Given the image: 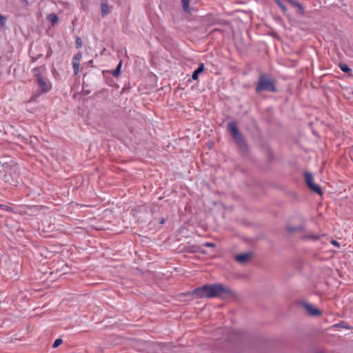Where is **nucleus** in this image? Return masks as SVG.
I'll return each instance as SVG.
<instances>
[{"label": "nucleus", "mask_w": 353, "mask_h": 353, "mask_svg": "<svg viewBox=\"0 0 353 353\" xmlns=\"http://www.w3.org/2000/svg\"><path fill=\"white\" fill-rule=\"evenodd\" d=\"M62 343H63L62 339H56V340H55V341L54 342V343H53V345H52V347L56 348V347H57L58 346H59Z\"/></svg>", "instance_id": "f3484780"}, {"label": "nucleus", "mask_w": 353, "mask_h": 353, "mask_svg": "<svg viewBox=\"0 0 353 353\" xmlns=\"http://www.w3.org/2000/svg\"><path fill=\"white\" fill-rule=\"evenodd\" d=\"M331 243L333 245L336 246V248H339L340 247V243L338 241H335V240H332L331 241Z\"/></svg>", "instance_id": "412c9836"}, {"label": "nucleus", "mask_w": 353, "mask_h": 353, "mask_svg": "<svg viewBox=\"0 0 353 353\" xmlns=\"http://www.w3.org/2000/svg\"><path fill=\"white\" fill-rule=\"evenodd\" d=\"M299 305L305 310L307 314L312 316H319L321 315V311L314 305L306 301H301Z\"/></svg>", "instance_id": "39448f33"}, {"label": "nucleus", "mask_w": 353, "mask_h": 353, "mask_svg": "<svg viewBox=\"0 0 353 353\" xmlns=\"http://www.w3.org/2000/svg\"><path fill=\"white\" fill-rule=\"evenodd\" d=\"M340 68L345 72H349L351 71V69L345 64L341 63Z\"/></svg>", "instance_id": "dca6fc26"}, {"label": "nucleus", "mask_w": 353, "mask_h": 353, "mask_svg": "<svg viewBox=\"0 0 353 353\" xmlns=\"http://www.w3.org/2000/svg\"><path fill=\"white\" fill-rule=\"evenodd\" d=\"M190 0H181V4L183 11L185 13H190L191 8L189 6Z\"/></svg>", "instance_id": "9d476101"}, {"label": "nucleus", "mask_w": 353, "mask_h": 353, "mask_svg": "<svg viewBox=\"0 0 353 353\" xmlns=\"http://www.w3.org/2000/svg\"><path fill=\"white\" fill-rule=\"evenodd\" d=\"M36 138H30V143H32L34 142V140L33 139H35Z\"/></svg>", "instance_id": "b1692460"}, {"label": "nucleus", "mask_w": 353, "mask_h": 353, "mask_svg": "<svg viewBox=\"0 0 353 353\" xmlns=\"http://www.w3.org/2000/svg\"><path fill=\"white\" fill-rule=\"evenodd\" d=\"M302 230V227L301 226H298V227H294L292 225H288L287 226V230L289 233H294V232H299Z\"/></svg>", "instance_id": "f8f14e48"}, {"label": "nucleus", "mask_w": 353, "mask_h": 353, "mask_svg": "<svg viewBox=\"0 0 353 353\" xmlns=\"http://www.w3.org/2000/svg\"><path fill=\"white\" fill-rule=\"evenodd\" d=\"M204 245L206 247H211V248L215 247V244L213 243H206L204 244Z\"/></svg>", "instance_id": "4be33fe9"}, {"label": "nucleus", "mask_w": 353, "mask_h": 353, "mask_svg": "<svg viewBox=\"0 0 353 353\" xmlns=\"http://www.w3.org/2000/svg\"><path fill=\"white\" fill-rule=\"evenodd\" d=\"M228 128L230 132L231 133L232 137L237 143V144L240 147H243L245 145L243 139L242 135L238 130L236 123L233 121L228 123Z\"/></svg>", "instance_id": "20e7f679"}, {"label": "nucleus", "mask_w": 353, "mask_h": 353, "mask_svg": "<svg viewBox=\"0 0 353 353\" xmlns=\"http://www.w3.org/2000/svg\"><path fill=\"white\" fill-rule=\"evenodd\" d=\"M277 4L280 6V8L283 10V11H285L286 10V8L285 6L279 1V0H276Z\"/></svg>", "instance_id": "aec40b11"}, {"label": "nucleus", "mask_w": 353, "mask_h": 353, "mask_svg": "<svg viewBox=\"0 0 353 353\" xmlns=\"http://www.w3.org/2000/svg\"><path fill=\"white\" fill-rule=\"evenodd\" d=\"M72 65L74 70V74H77L79 72V65L80 62L77 61L72 60Z\"/></svg>", "instance_id": "ddd939ff"}, {"label": "nucleus", "mask_w": 353, "mask_h": 353, "mask_svg": "<svg viewBox=\"0 0 353 353\" xmlns=\"http://www.w3.org/2000/svg\"><path fill=\"white\" fill-rule=\"evenodd\" d=\"M111 8L106 3H103L101 6V12L102 16H105L110 12Z\"/></svg>", "instance_id": "6e6552de"}, {"label": "nucleus", "mask_w": 353, "mask_h": 353, "mask_svg": "<svg viewBox=\"0 0 353 353\" xmlns=\"http://www.w3.org/2000/svg\"><path fill=\"white\" fill-rule=\"evenodd\" d=\"M188 294L192 295L194 299L230 297L234 294L233 292L225 285L221 283L205 285L194 289Z\"/></svg>", "instance_id": "f257e3e1"}, {"label": "nucleus", "mask_w": 353, "mask_h": 353, "mask_svg": "<svg viewBox=\"0 0 353 353\" xmlns=\"http://www.w3.org/2000/svg\"><path fill=\"white\" fill-rule=\"evenodd\" d=\"M262 90H267L270 92L275 91L274 81L265 76H261L260 77L259 84L256 87V91L260 92Z\"/></svg>", "instance_id": "7ed1b4c3"}, {"label": "nucleus", "mask_w": 353, "mask_h": 353, "mask_svg": "<svg viewBox=\"0 0 353 353\" xmlns=\"http://www.w3.org/2000/svg\"><path fill=\"white\" fill-rule=\"evenodd\" d=\"M46 68L43 66L36 68L33 70V73L36 77V81L40 89V93L48 92L51 89V83L44 76Z\"/></svg>", "instance_id": "f03ea898"}, {"label": "nucleus", "mask_w": 353, "mask_h": 353, "mask_svg": "<svg viewBox=\"0 0 353 353\" xmlns=\"http://www.w3.org/2000/svg\"><path fill=\"white\" fill-rule=\"evenodd\" d=\"M47 19L54 26L58 22L59 18L54 13H51L48 15Z\"/></svg>", "instance_id": "9b49d317"}, {"label": "nucleus", "mask_w": 353, "mask_h": 353, "mask_svg": "<svg viewBox=\"0 0 353 353\" xmlns=\"http://www.w3.org/2000/svg\"><path fill=\"white\" fill-rule=\"evenodd\" d=\"M6 22V18L3 16L0 15V23L1 25H3V23Z\"/></svg>", "instance_id": "5701e85b"}, {"label": "nucleus", "mask_w": 353, "mask_h": 353, "mask_svg": "<svg viewBox=\"0 0 353 353\" xmlns=\"http://www.w3.org/2000/svg\"><path fill=\"white\" fill-rule=\"evenodd\" d=\"M82 57V54L81 52L77 53L73 58V60L77 61L80 62V60Z\"/></svg>", "instance_id": "a211bd4d"}, {"label": "nucleus", "mask_w": 353, "mask_h": 353, "mask_svg": "<svg viewBox=\"0 0 353 353\" xmlns=\"http://www.w3.org/2000/svg\"><path fill=\"white\" fill-rule=\"evenodd\" d=\"M204 70V64L201 63L199 68L193 72L192 79L194 80H196L198 79L199 74L201 73Z\"/></svg>", "instance_id": "1a4fd4ad"}, {"label": "nucleus", "mask_w": 353, "mask_h": 353, "mask_svg": "<svg viewBox=\"0 0 353 353\" xmlns=\"http://www.w3.org/2000/svg\"><path fill=\"white\" fill-rule=\"evenodd\" d=\"M304 176L305 182L307 186L310 188V189L313 192L317 193L318 194L322 195V191L320 187L317 184L314 183L312 174L308 172H305L304 173Z\"/></svg>", "instance_id": "423d86ee"}, {"label": "nucleus", "mask_w": 353, "mask_h": 353, "mask_svg": "<svg viewBox=\"0 0 353 353\" xmlns=\"http://www.w3.org/2000/svg\"><path fill=\"white\" fill-rule=\"evenodd\" d=\"M76 45H77V48H79L82 46V41L80 38H77L76 39Z\"/></svg>", "instance_id": "6ab92c4d"}, {"label": "nucleus", "mask_w": 353, "mask_h": 353, "mask_svg": "<svg viewBox=\"0 0 353 353\" xmlns=\"http://www.w3.org/2000/svg\"><path fill=\"white\" fill-rule=\"evenodd\" d=\"M121 67V61H120V63H119V65L117 67V68L112 72V74L114 77L118 76L119 74L120 73Z\"/></svg>", "instance_id": "2eb2a0df"}, {"label": "nucleus", "mask_w": 353, "mask_h": 353, "mask_svg": "<svg viewBox=\"0 0 353 353\" xmlns=\"http://www.w3.org/2000/svg\"><path fill=\"white\" fill-rule=\"evenodd\" d=\"M321 236H319V235H315V234H308L307 236H305V239H311V240H319L320 239Z\"/></svg>", "instance_id": "4468645a"}, {"label": "nucleus", "mask_w": 353, "mask_h": 353, "mask_svg": "<svg viewBox=\"0 0 353 353\" xmlns=\"http://www.w3.org/2000/svg\"><path fill=\"white\" fill-rule=\"evenodd\" d=\"M251 254L243 253L236 256V260L241 264H245L248 263L251 259Z\"/></svg>", "instance_id": "0eeeda50"}]
</instances>
